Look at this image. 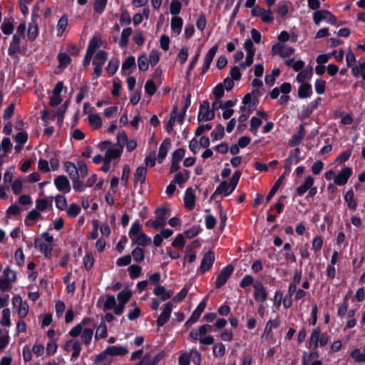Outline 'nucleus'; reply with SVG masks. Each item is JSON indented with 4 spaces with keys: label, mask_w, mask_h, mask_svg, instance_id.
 Segmentation results:
<instances>
[{
    "label": "nucleus",
    "mask_w": 365,
    "mask_h": 365,
    "mask_svg": "<svg viewBox=\"0 0 365 365\" xmlns=\"http://www.w3.org/2000/svg\"><path fill=\"white\" fill-rule=\"evenodd\" d=\"M308 6L312 10H316L313 13L314 23H337L336 16L330 11L327 10H317L321 5L319 0H307Z\"/></svg>",
    "instance_id": "f257e3e1"
},
{
    "label": "nucleus",
    "mask_w": 365,
    "mask_h": 365,
    "mask_svg": "<svg viewBox=\"0 0 365 365\" xmlns=\"http://www.w3.org/2000/svg\"><path fill=\"white\" fill-rule=\"evenodd\" d=\"M314 179L312 176L306 177L304 182L296 189L297 195L302 196L307 190H309L307 197H313L317 193V187H314Z\"/></svg>",
    "instance_id": "f03ea898"
},
{
    "label": "nucleus",
    "mask_w": 365,
    "mask_h": 365,
    "mask_svg": "<svg viewBox=\"0 0 365 365\" xmlns=\"http://www.w3.org/2000/svg\"><path fill=\"white\" fill-rule=\"evenodd\" d=\"M207 296H206L197 306V307L195 309V310L192 312L191 316L189 317V319L185 322V327L188 329L193 324L197 322L199 319L200 315L204 312L207 301Z\"/></svg>",
    "instance_id": "7ed1b4c3"
},
{
    "label": "nucleus",
    "mask_w": 365,
    "mask_h": 365,
    "mask_svg": "<svg viewBox=\"0 0 365 365\" xmlns=\"http://www.w3.org/2000/svg\"><path fill=\"white\" fill-rule=\"evenodd\" d=\"M234 266L232 264H228L222 268L217 277L215 287V289H220L225 285L234 272Z\"/></svg>",
    "instance_id": "20e7f679"
},
{
    "label": "nucleus",
    "mask_w": 365,
    "mask_h": 365,
    "mask_svg": "<svg viewBox=\"0 0 365 365\" xmlns=\"http://www.w3.org/2000/svg\"><path fill=\"white\" fill-rule=\"evenodd\" d=\"M215 260V256L214 252L212 250L207 252L202 257L200 265L197 269V272L200 274H205L209 271L212 268Z\"/></svg>",
    "instance_id": "39448f33"
},
{
    "label": "nucleus",
    "mask_w": 365,
    "mask_h": 365,
    "mask_svg": "<svg viewBox=\"0 0 365 365\" xmlns=\"http://www.w3.org/2000/svg\"><path fill=\"white\" fill-rule=\"evenodd\" d=\"M215 118V110H210L208 101H204L200 106L197 120L199 122L202 120H211Z\"/></svg>",
    "instance_id": "423d86ee"
},
{
    "label": "nucleus",
    "mask_w": 365,
    "mask_h": 365,
    "mask_svg": "<svg viewBox=\"0 0 365 365\" xmlns=\"http://www.w3.org/2000/svg\"><path fill=\"white\" fill-rule=\"evenodd\" d=\"M252 14L261 19L264 23H271L274 21L273 14L271 10L264 9L256 5L252 9Z\"/></svg>",
    "instance_id": "0eeeda50"
},
{
    "label": "nucleus",
    "mask_w": 365,
    "mask_h": 365,
    "mask_svg": "<svg viewBox=\"0 0 365 365\" xmlns=\"http://www.w3.org/2000/svg\"><path fill=\"white\" fill-rule=\"evenodd\" d=\"M173 307V304L171 302H168L165 304L163 312L156 321L158 327H163L169 321Z\"/></svg>",
    "instance_id": "6e6552de"
},
{
    "label": "nucleus",
    "mask_w": 365,
    "mask_h": 365,
    "mask_svg": "<svg viewBox=\"0 0 365 365\" xmlns=\"http://www.w3.org/2000/svg\"><path fill=\"white\" fill-rule=\"evenodd\" d=\"M255 289L254 298L257 302H264L267 299V292L263 283L260 281H255L253 284Z\"/></svg>",
    "instance_id": "1a4fd4ad"
},
{
    "label": "nucleus",
    "mask_w": 365,
    "mask_h": 365,
    "mask_svg": "<svg viewBox=\"0 0 365 365\" xmlns=\"http://www.w3.org/2000/svg\"><path fill=\"white\" fill-rule=\"evenodd\" d=\"M353 173L352 168L345 167L334 178V182L336 185L341 186L347 183L349 179Z\"/></svg>",
    "instance_id": "9d476101"
},
{
    "label": "nucleus",
    "mask_w": 365,
    "mask_h": 365,
    "mask_svg": "<svg viewBox=\"0 0 365 365\" xmlns=\"http://www.w3.org/2000/svg\"><path fill=\"white\" fill-rule=\"evenodd\" d=\"M218 50V45H214L206 53L204 58L203 66L201 69L200 74L204 75L207 73L208 69L210 68V64Z\"/></svg>",
    "instance_id": "9b49d317"
},
{
    "label": "nucleus",
    "mask_w": 365,
    "mask_h": 365,
    "mask_svg": "<svg viewBox=\"0 0 365 365\" xmlns=\"http://www.w3.org/2000/svg\"><path fill=\"white\" fill-rule=\"evenodd\" d=\"M54 185L56 189L64 194L71 191V185L68 179L65 175H58L54 179Z\"/></svg>",
    "instance_id": "f8f14e48"
},
{
    "label": "nucleus",
    "mask_w": 365,
    "mask_h": 365,
    "mask_svg": "<svg viewBox=\"0 0 365 365\" xmlns=\"http://www.w3.org/2000/svg\"><path fill=\"white\" fill-rule=\"evenodd\" d=\"M235 190H232L231 184L227 182L226 180H224L220 183V185L217 187L214 193L210 197V200L214 199L216 195L224 194L225 196H228L231 195V193Z\"/></svg>",
    "instance_id": "ddd939ff"
},
{
    "label": "nucleus",
    "mask_w": 365,
    "mask_h": 365,
    "mask_svg": "<svg viewBox=\"0 0 365 365\" xmlns=\"http://www.w3.org/2000/svg\"><path fill=\"white\" fill-rule=\"evenodd\" d=\"M321 101L322 98L318 97L316 100L309 103L306 107L304 106L300 114V118L305 119L309 118L314 110L317 108Z\"/></svg>",
    "instance_id": "4468645a"
},
{
    "label": "nucleus",
    "mask_w": 365,
    "mask_h": 365,
    "mask_svg": "<svg viewBox=\"0 0 365 365\" xmlns=\"http://www.w3.org/2000/svg\"><path fill=\"white\" fill-rule=\"evenodd\" d=\"M147 170V165H141L136 169L133 176V184L135 187L137 186L138 182H140V185L145 182Z\"/></svg>",
    "instance_id": "2eb2a0df"
},
{
    "label": "nucleus",
    "mask_w": 365,
    "mask_h": 365,
    "mask_svg": "<svg viewBox=\"0 0 365 365\" xmlns=\"http://www.w3.org/2000/svg\"><path fill=\"white\" fill-rule=\"evenodd\" d=\"M195 199L196 197L192 187L187 188L184 196V205L188 210H193L195 205Z\"/></svg>",
    "instance_id": "dca6fc26"
},
{
    "label": "nucleus",
    "mask_w": 365,
    "mask_h": 365,
    "mask_svg": "<svg viewBox=\"0 0 365 365\" xmlns=\"http://www.w3.org/2000/svg\"><path fill=\"white\" fill-rule=\"evenodd\" d=\"M199 334L200 329H198L196 331L192 330L190 332L189 336L195 341L199 340L200 343L202 344L211 345L214 344V337L212 336L209 335L205 337H201L202 334Z\"/></svg>",
    "instance_id": "f3484780"
},
{
    "label": "nucleus",
    "mask_w": 365,
    "mask_h": 365,
    "mask_svg": "<svg viewBox=\"0 0 365 365\" xmlns=\"http://www.w3.org/2000/svg\"><path fill=\"white\" fill-rule=\"evenodd\" d=\"M21 38V36L16 34L13 36L12 41L10 42L9 47L8 48V54L10 56L14 57L16 53H21L19 46V42Z\"/></svg>",
    "instance_id": "a211bd4d"
},
{
    "label": "nucleus",
    "mask_w": 365,
    "mask_h": 365,
    "mask_svg": "<svg viewBox=\"0 0 365 365\" xmlns=\"http://www.w3.org/2000/svg\"><path fill=\"white\" fill-rule=\"evenodd\" d=\"M153 294L157 297H160L162 301H166L171 298L173 292L166 290L164 286L158 284L153 290Z\"/></svg>",
    "instance_id": "6ab92c4d"
},
{
    "label": "nucleus",
    "mask_w": 365,
    "mask_h": 365,
    "mask_svg": "<svg viewBox=\"0 0 365 365\" xmlns=\"http://www.w3.org/2000/svg\"><path fill=\"white\" fill-rule=\"evenodd\" d=\"M170 145L171 140L169 138H166L160 145L159 153L158 155V160L159 163H163V160L167 156Z\"/></svg>",
    "instance_id": "aec40b11"
},
{
    "label": "nucleus",
    "mask_w": 365,
    "mask_h": 365,
    "mask_svg": "<svg viewBox=\"0 0 365 365\" xmlns=\"http://www.w3.org/2000/svg\"><path fill=\"white\" fill-rule=\"evenodd\" d=\"M299 71L296 76V81L298 83H305V80H309L312 77L313 68L312 66H307Z\"/></svg>",
    "instance_id": "412c9836"
},
{
    "label": "nucleus",
    "mask_w": 365,
    "mask_h": 365,
    "mask_svg": "<svg viewBox=\"0 0 365 365\" xmlns=\"http://www.w3.org/2000/svg\"><path fill=\"white\" fill-rule=\"evenodd\" d=\"M301 83L298 88V97L302 99L310 97L313 93L312 85L307 82Z\"/></svg>",
    "instance_id": "4be33fe9"
},
{
    "label": "nucleus",
    "mask_w": 365,
    "mask_h": 365,
    "mask_svg": "<svg viewBox=\"0 0 365 365\" xmlns=\"http://www.w3.org/2000/svg\"><path fill=\"white\" fill-rule=\"evenodd\" d=\"M151 244V238L144 232H140L137 237L132 239V245L147 247Z\"/></svg>",
    "instance_id": "5701e85b"
},
{
    "label": "nucleus",
    "mask_w": 365,
    "mask_h": 365,
    "mask_svg": "<svg viewBox=\"0 0 365 365\" xmlns=\"http://www.w3.org/2000/svg\"><path fill=\"white\" fill-rule=\"evenodd\" d=\"M252 93H248L242 98V103L244 105H249L248 109L250 113H252L254 110H255L259 103V100L257 97L255 96L254 98H252Z\"/></svg>",
    "instance_id": "b1692460"
},
{
    "label": "nucleus",
    "mask_w": 365,
    "mask_h": 365,
    "mask_svg": "<svg viewBox=\"0 0 365 365\" xmlns=\"http://www.w3.org/2000/svg\"><path fill=\"white\" fill-rule=\"evenodd\" d=\"M344 201L347 204V207L351 210H355L357 207V202L354 199V192L352 188L346 191L344 195Z\"/></svg>",
    "instance_id": "393cba45"
},
{
    "label": "nucleus",
    "mask_w": 365,
    "mask_h": 365,
    "mask_svg": "<svg viewBox=\"0 0 365 365\" xmlns=\"http://www.w3.org/2000/svg\"><path fill=\"white\" fill-rule=\"evenodd\" d=\"M106 351L109 352V356H125L128 353V350L122 346H110L106 348Z\"/></svg>",
    "instance_id": "a878e982"
},
{
    "label": "nucleus",
    "mask_w": 365,
    "mask_h": 365,
    "mask_svg": "<svg viewBox=\"0 0 365 365\" xmlns=\"http://www.w3.org/2000/svg\"><path fill=\"white\" fill-rule=\"evenodd\" d=\"M123 150L122 148H109L105 153L104 158L108 159L110 162H111V160L113 159H118L120 158Z\"/></svg>",
    "instance_id": "bb28decb"
},
{
    "label": "nucleus",
    "mask_w": 365,
    "mask_h": 365,
    "mask_svg": "<svg viewBox=\"0 0 365 365\" xmlns=\"http://www.w3.org/2000/svg\"><path fill=\"white\" fill-rule=\"evenodd\" d=\"M284 179V175H282L274 182V184L272 185V188L270 189L269 193L267 194L266 197V202H269L271 199L273 197V196L275 195V193L279 190V187L281 186L283 180Z\"/></svg>",
    "instance_id": "cd10ccee"
},
{
    "label": "nucleus",
    "mask_w": 365,
    "mask_h": 365,
    "mask_svg": "<svg viewBox=\"0 0 365 365\" xmlns=\"http://www.w3.org/2000/svg\"><path fill=\"white\" fill-rule=\"evenodd\" d=\"M202 230V229L200 225H194L189 229L185 230L183 232V235H185L187 239H192L198 235Z\"/></svg>",
    "instance_id": "c85d7f7f"
},
{
    "label": "nucleus",
    "mask_w": 365,
    "mask_h": 365,
    "mask_svg": "<svg viewBox=\"0 0 365 365\" xmlns=\"http://www.w3.org/2000/svg\"><path fill=\"white\" fill-rule=\"evenodd\" d=\"M300 149L299 148H296L290 152L288 158L286 159V161L293 165L297 164L303 159V158L300 157Z\"/></svg>",
    "instance_id": "c756f323"
},
{
    "label": "nucleus",
    "mask_w": 365,
    "mask_h": 365,
    "mask_svg": "<svg viewBox=\"0 0 365 365\" xmlns=\"http://www.w3.org/2000/svg\"><path fill=\"white\" fill-rule=\"evenodd\" d=\"M185 175L182 172L177 173L174 177L173 182L175 184H178L181 186L183 183L187 182L190 178V172L187 170H184Z\"/></svg>",
    "instance_id": "7c9ffc66"
},
{
    "label": "nucleus",
    "mask_w": 365,
    "mask_h": 365,
    "mask_svg": "<svg viewBox=\"0 0 365 365\" xmlns=\"http://www.w3.org/2000/svg\"><path fill=\"white\" fill-rule=\"evenodd\" d=\"M64 169L65 171L68 174L71 179L79 175L77 172V166L73 162L66 161L64 163Z\"/></svg>",
    "instance_id": "2f4dec72"
},
{
    "label": "nucleus",
    "mask_w": 365,
    "mask_h": 365,
    "mask_svg": "<svg viewBox=\"0 0 365 365\" xmlns=\"http://www.w3.org/2000/svg\"><path fill=\"white\" fill-rule=\"evenodd\" d=\"M132 34V29L131 28H126L124 29L121 33L120 38L118 42L119 46L121 48H124L127 46L129 41V37Z\"/></svg>",
    "instance_id": "473e14b6"
},
{
    "label": "nucleus",
    "mask_w": 365,
    "mask_h": 365,
    "mask_svg": "<svg viewBox=\"0 0 365 365\" xmlns=\"http://www.w3.org/2000/svg\"><path fill=\"white\" fill-rule=\"evenodd\" d=\"M40 217H41V213L35 209H33L30 212H28V214L26 216V218L24 220V223L26 226H32L34 225V222H30V220H36Z\"/></svg>",
    "instance_id": "72a5a7b5"
},
{
    "label": "nucleus",
    "mask_w": 365,
    "mask_h": 365,
    "mask_svg": "<svg viewBox=\"0 0 365 365\" xmlns=\"http://www.w3.org/2000/svg\"><path fill=\"white\" fill-rule=\"evenodd\" d=\"M178 113V106H175L173 107V109L170 113V117L168 121L167 122V124L165 125V130L168 133H170L173 131V126L175 125V119H176V115Z\"/></svg>",
    "instance_id": "f704fd0d"
},
{
    "label": "nucleus",
    "mask_w": 365,
    "mask_h": 365,
    "mask_svg": "<svg viewBox=\"0 0 365 365\" xmlns=\"http://www.w3.org/2000/svg\"><path fill=\"white\" fill-rule=\"evenodd\" d=\"M279 324H280V321L278 318H276L274 320L269 319L265 325V328H264L262 336H264V335H269L270 333L272 332V329L277 328L279 326Z\"/></svg>",
    "instance_id": "c9c22d12"
},
{
    "label": "nucleus",
    "mask_w": 365,
    "mask_h": 365,
    "mask_svg": "<svg viewBox=\"0 0 365 365\" xmlns=\"http://www.w3.org/2000/svg\"><path fill=\"white\" fill-rule=\"evenodd\" d=\"M319 354L317 350H311L308 354L307 351H304L302 354V365H309L312 359L319 358Z\"/></svg>",
    "instance_id": "e433bc0d"
},
{
    "label": "nucleus",
    "mask_w": 365,
    "mask_h": 365,
    "mask_svg": "<svg viewBox=\"0 0 365 365\" xmlns=\"http://www.w3.org/2000/svg\"><path fill=\"white\" fill-rule=\"evenodd\" d=\"M119 67V60L116 57H113L108 62L107 70L108 71L109 76H113L118 68Z\"/></svg>",
    "instance_id": "4c0bfd02"
},
{
    "label": "nucleus",
    "mask_w": 365,
    "mask_h": 365,
    "mask_svg": "<svg viewBox=\"0 0 365 365\" xmlns=\"http://www.w3.org/2000/svg\"><path fill=\"white\" fill-rule=\"evenodd\" d=\"M88 120L90 125L94 129H99L102 126V120L98 114H90L88 115Z\"/></svg>",
    "instance_id": "58836bf2"
},
{
    "label": "nucleus",
    "mask_w": 365,
    "mask_h": 365,
    "mask_svg": "<svg viewBox=\"0 0 365 365\" xmlns=\"http://www.w3.org/2000/svg\"><path fill=\"white\" fill-rule=\"evenodd\" d=\"M169 209L164 207H158L155 211L157 219L160 220V222L163 223L164 225H166V215Z\"/></svg>",
    "instance_id": "ea45409f"
},
{
    "label": "nucleus",
    "mask_w": 365,
    "mask_h": 365,
    "mask_svg": "<svg viewBox=\"0 0 365 365\" xmlns=\"http://www.w3.org/2000/svg\"><path fill=\"white\" fill-rule=\"evenodd\" d=\"M83 265L87 271H89L93 266L95 259L91 252H87L83 259Z\"/></svg>",
    "instance_id": "a19ab883"
},
{
    "label": "nucleus",
    "mask_w": 365,
    "mask_h": 365,
    "mask_svg": "<svg viewBox=\"0 0 365 365\" xmlns=\"http://www.w3.org/2000/svg\"><path fill=\"white\" fill-rule=\"evenodd\" d=\"M101 38H98L97 36H93V38L90 40L87 51H90L91 53H93L96 52V49L98 48L101 46Z\"/></svg>",
    "instance_id": "79ce46f5"
},
{
    "label": "nucleus",
    "mask_w": 365,
    "mask_h": 365,
    "mask_svg": "<svg viewBox=\"0 0 365 365\" xmlns=\"http://www.w3.org/2000/svg\"><path fill=\"white\" fill-rule=\"evenodd\" d=\"M225 135V128L222 124H217L215 130L211 133L212 141L222 139Z\"/></svg>",
    "instance_id": "37998d69"
},
{
    "label": "nucleus",
    "mask_w": 365,
    "mask_h": 365,
    "mask_svg": "<svg viewBox=\"0 0 365 365\" xmlns=\"http://www.w3.org/2000/svg\"><path fill=\"white\" fill-rule=\"evenodd\" d=\"M60 67L65 68L71 62V57L65 52H60L58 55Z\"/></svg>",
    "instance_id": "c03bdc74"
},
{
    "label": "nucleus",
    "mask_w": 365,
    "mask_h": 365,
    "mask_svg": "<svg viewBox=\"0 0 365 365\" xmlns=\"http://www.w3.org/2000/svg\"><path fill=\"white\" fill-rule=\"evenodd\" d=\"M141 227L142 226L138 220H135L132 223L128 232V235L131 240L133 239L135 236H137L140 233Z\"/></svg>",
    "instance_id": "a18cd8bd"
},
{
    "label": "nucleus",
    "mask_w": 365,
    "mask_h": 365,
    "mask_svg": "<svg viewBox=\"0 0 365 365\" xmlns=\"http://www.w3.org/2000/svg\"><path fill=\"white\" fill-rule=\"evenodd\" d=\"M131 297L132 292L130 290H123L118 294L117 299L119 303L125 305V304L129 302Z\"/></svg>",
    "instance_id": "49530a36"
},
{
    "label": "nucleus",
    "mask_w": 365,
    "mask_h": 365,
    "mask_svg": "<svg viewBox=\"0 0 365 365\" xmlns=\"http://www.w3.org/2000/svg\"><path fill=\"white\" fill-rule=\"evenodd\" d=\"M81 207L78 205L72 203L67 209L66 214L69 217L74 218L78 215V214L81 212Z\"/></svg>",
    "instance_id": "de8ad7c7"
},
{
    "label": "nucleus",
    "mask_w": 365,
    "mask_h": 365,
    "mask_svg": "<svg viewBox=\"0 0 365 365\" xmlns=\"http://www.w3.org/2000/svg\"><path fill=\"white\" fill-rule=\"evenodd\" d=\"M134 261L140 262L145 259V251L139 247H135L131 252Z\"/></svg>",
    "instance_id": "09e8293b"
},
{
    "label": "nucleus",
    "mask_w": 365,
    "mask_h": 365,
    "mask_svg": "<svg viewBox=\"0 0 365 365\" xmlns=\"http://www.w3.org/2000/svg\"><path fill=\"white\" fill-rule=\"evenodd\" d=\"M108 53L105 51H98L94 56L93 64L103 65L107 59Z\"/></svg>",
    "instance_id": "8fccbe9b"
},
{
    "label": "nucleus",
    "mask_w": 365,
    "mask_h": 365,
    "mask_svg": "<svg viewBox=\"0 0 365 365\" xmlns=\"http://www.w3.org/2000/svg\"><path fill=\"white\" fill-rule=\"evenodd\" d=\"M57 113L54 110H48L44 109L41 111V120L44 121L46 124L48 123V120H54L56 118Z\"/></svg>",
    "instance_id": "3c124183"
},
{
    "label": "nucleus",
    "mask_w": 365,
    "mask_h": 365,
    "mask_svg": "<svg viewBox=\"0 0 365 365\" xmlns=\"http://www.w3.org/2000/svg\"><path fill=\"white\" fill-rule=\"evenodd\" d=\"M350 356L354 359L356 362H365V354L362 353L358 348L354 349L350 353Z\"/></svg>",
    "instance_id": "603ef678"
},
{
    "label": "nucleus",
    "mask_w": 365,
    "mask_h": 365,
    "mask_svg": "<svg viewBox=\"0 0 365 365\" xmlns=\"http://www.w3.org/2000/svg\"><path fill=\"white\" fill-rule=\"evenodd\" d=\"M326 85H327V83L324 80L321 79V78H317L314 83V88H315L316 93L319 95L324 94L326 91Z\"/></svg>",
    "instance_id": "864d4df0"
},
{
    "label": "nucleus",
    "mask_w": 365,
    "mask_h": 365,
    "mask_svg": "<svg viewBox=\"0 0 365 365\" xmlns=\"http://www.w3.org/2000/svg\"><path fill=\"white\" fill-rule=\"evenodd\" d=\"M213 355L215 357H222L225 354V346L222 343H216L214 344Z\"/></svg>",
    "instance_id": "5fc2aeb1"
},
{
    "label": "nucleus",
    "mask_w": 365,
    "mask_h": 365,
    "mask_svg": "<svg viewBox=\"0 0 365 365\" xmlns=\"http://www.w3.org/2000/svg\"><path fill=\"white\" fill-rule=\"evenodd\" d=\"M11 312L9 308H4L2 310V318L1 319L0 324L4 327H10L11 326V320H10Z\"/></svg>",
    "instance_id": "6e6d98bb"
},
{
    "label": "nucleus",
    "mask_w": 365,
    "mask_h": 365,
    "mask_svg": "<svg viewBox=\"0 0 365 365\" xmlns=\"http://www.w3.org/2000/svg\"><path fill=\"white\" fill-rule=\"evenodd\" d=\"M182 9V3L180 0H171L170 5V12L172 15H178Z\"/></svg>",
    "instance_id": "4d7b16f0"
},
{
    "label": "nucleus",
    "mask_w": 365,
    "mask_h": 365,
    "mask_svg": "<svg viewBox=\"0 0 365 365\" xmlns=\"http://www.w3.org/2000/svg\"><path fill=\"white\" fill-rule=\"evenodd\" d=\"M79 175L72 178L73 188L76 192H81L85 190L86 184L83 185V182L80 180Z\"/></svg>",
    "instance_id": "13d9d810"
},
{
    "label": "nucleus",
    "mask_w": 365,
    "mask_h": 365,
    "mask_svg": "<svg viewBox=\"0 0 365 365\" xmlns=\"http://www.w3.org/2000/svg\"><path fill=\"white\" fill-rule=\"evenodd\" d=\"M262 123V121L259 118L253 116L250 120V132L256 135L257 129L261 126Z\"/></svg>",
    "instance_id": "bf43d9fd"
},
{
    "label": "nucleus",
    "mask_w": 365,
    "mask_h": 365,
    "mask_svg": "<svg viewBox=\"0 0 365 365\" xmlns=\"http://www.w3.org/2000/svg\"><path fill=\"white\" fill-rule=\"evenodd\" d=\"M138 68L142 71H145L148 69L149 62L145 54L140 55L138 58Z\"/></svg>",
    "instance_id": "052dcab7"
},
{
    "label": "nucleus",
    "mask_w": 365,
    "mask_h": 365,
    "mask_svg": "<svg viewBox=\"0 0 365 365\" xmlns=\"http://www.w3.org/2000/svg\"><path fill=\"white\" fill-rule=\"evenodd\" d=\"M190 361L195 365H200L202 361L201 354L195 348H193L190 350Z\"/></svg>",
    "instance_id": "680f3d73"
},
{
    "label": "nucleus",
    "mask_w": 365,
    "mask_h": 365,
    "mask_svg": "<svg viewBox=\"0 0 365 365\" xmlns=\"http://www.w3.org/2000/svg\"><path fill=\"white\" fill-rule=\"evenodd\" d=\"M93 335V331L90 328H86L83 331L81 334V339L83 342L88 345L91 343L92 340V337Z\"/></svg>",
    "instance_id": "e2e57ef3"
},
{
    "label": "nucleus",
    "mask_w": 365,
    "mask_h": 365,
    "mask_svg": "<svg viewBox=\"0 0 365 365\" xmlns=\"http://www.w3.org/2000/svg\"><path fill=\"white\" fill-rule=\"evenodd\" d=\"M108 335L107 327L104 323H101L96 329V339H104Z\"/></svg>",
    "instance_id": "0e129e2a"
},
{
    "label": "nucleus",
    "mask_w": 365,
    "mask_h": 365,
    "mask_svg": "<svg viewBox=\"0 0 365 365\" xmlns=\"http://www.w3.org/2000/svg\"><path fill=\"white\" fill-rule=\"evenodd\" d=\"M116 305V300L113 295H108L107 299L104 303L103 309L104 312L113 309Z\"/></svg>",
    "instance_id": "69168bd1"
},
{
    "label": "nucleus",
    "mask_w": 365,
    "mask_h": 365,
    "mask_svg": "<svg viewBox=\"0 0 365 365\" xmlns=\"http://www.w3.org/2000/svg\"><path fill=\"white\" fill-rule=\"evenodd\" d=\"M38 34V24H29L28 38L31 41L35 40Z\"/></svg>",
    "instance_id": "338daca9"
},
{
    "label": "nucleus",
    "mask_w": 365,
    "mask_h": 365,
    "mask_svg": "<svg viewBox=\"0 0 365 365\" xmlns=\"http://www.w3.org/2000/svg\"><path fill=\"white\" fill-rule=\"evenodd\" d=\"M190 353L185 351L182 352L178 357V363L180 365H190Z\"/></svg>",
    "instance_id": "774afa93"
}]
</instances>
